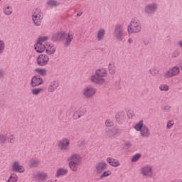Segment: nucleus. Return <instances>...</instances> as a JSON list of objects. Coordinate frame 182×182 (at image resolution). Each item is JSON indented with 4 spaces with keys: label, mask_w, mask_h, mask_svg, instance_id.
Listing matches in <instances>:
<instances>
[{
    "label": "nucleus",
    "mask_w": 182,
    "mask_h": 182,
    "mask_svg": "<svg viewBox=\"0 0 182 182\" xmlns=\"http://www.w3.org/2000/svg\"><path fill=\"white\" fill-rule=\"evenodd\" d=\"M35 72H36L39 75H41V76L46 75V69L45 68H36L35 70Z\"/></svg>",
    "instance_id": "bb28decb"
},
{
    "label": "nucleus",
    "mask_w": 182,
    "mask_h": 182,
    "mask_svg": "<svg viewBox=\"0 0 182 182\" xmlns=\"http://www.w3.org/2000/svg\"><path fill=\"white\" fill-rule=\"evenodd\" d=\"M4 76V71L0 70V77H2Z\"/></svg>",
    "instance_id": "49530a36"
},
{
    "label": "nucleus",
    "mask_w": 182,
    "mask_h": 182,
    "mask_svg": "<svg viewBox=\"0 0 182 182\" xmlns=\"http://www.w3.org/2000/svg\"><path fill=\"white\" fill-rule=\"evenodd\" d=\"M37 63L39 66H46L49 63V55L41 54L37 58Z\"/></svg>",
    "instance_id": "9b49d317"
},
{
    "label": "nucleus",
    "mask_w": 182,
    "mask_h": 182,
    "mask_svg": "<svg viewBox=\"0 0 182 182\" xmlns=\"http://www.w3.org/2000/svg\"><path fill=\"white\" fill-rule=\"evenodd\" d=\"M4 49H5V43L2 40H0V53L4 52Z\"/></svg>",
    "instance_id": "72a5a7b5"
},
{
    "label": "nucleus",
    "mask_w": 182,
    "mask_h": 182,
    "mask_svg": "<svg viewBox=\"0 0 182 182\" xmlns=\"http://www.w3.org/2000/svg\"><path fill=\"white\" fill-rule=\"evenodd\" d=\"M114 38H115L117 41H123V30H122L121 26H117L115 27V31L114 32Z\"/></svg>",
    "instance_id": "f8f14e48"
},
{
    "label": "nucleus",
    "mask_w": 182,
    "mask_h": 182,
    "mask_svg": "<svg viewBox=\"0 0 182 182\" xmlns=\"http://www.w3.org/2000/svg\"><path fill=\"white\" fill-rule=\"evenodd\" d=\"M112 174L111 170H107L102 172L100 174V178H106V177H109V176Z\"/></svg>",
    "instance_id": "b1692460"
},
{
    "label": "nucleus",
    "mask_w": 182,
    "mask_h": 182,
    "mask_svg": "<svg viewBox=\"0 0 182 182\" xmlns=\"http://www.w3.org/2000/svg\"><path fill=\"white\" fill-rule=\"evenodd\" d=\"M141 174L144 177H149L151 178L154 177V172L153 171V166L150 165L145 166L141 168Z\"/></svg>",
    "instance_id": "1a4fd4ad"
},
{
    "label": "nucleus",
    "mask_w": 182,
    "mask_h": 182,
    "mask_svg": "<svg viewBox=\"0 0 182 182\" xmlns=\"http://www.w3.org/2000/svg\"><path fill=\"white\" fill-rule=\"evenodd\" d=\"M82 16V12H79L77 14V16Z\"/></svg>",
    "instance_id": "09e8293b"
},
{
    "label": "nucleus",
    "mask_w": 182,
    "mask_h": 182,
    "mask_svg": "<svg viewBox=\"0 0 182 182\" xmlns=\"http://www.w3.org/2000/svg\"><path fill=\"white\" fill-rule=\"evenodd\" d=\"M43 83V80L39 76H34L31 79V85L32 87H35L36 86H39Z\"/></svg>",
    "instance_id": "dca6fc26"
},
{
    "label": "nucleus",
    "mask_w": 182,
    "mask_h": 182,
    "mask_svg": "<svg viewBox=\"0 0 182 182\" xmlns=\"http://www.w3.org/2000/svg\"><path fill=\"white\" fill-rule=\"evenodd\" d=\"M140 157H141V155H140V154H136L132 157V161L133 162L137 161V160H139Z\"/></svg>",
    "instance_id": "f704fd0d"
},
{
    "label": "nucleus",
    "mask_w": 182,
    "mask_h": 182,
    "mask_svg": "<svg viewBox=\"0 0 182 182\" xmlns=\"http://www.w3.org/2000/svg\"><path fill=\"white\" fill-rule=\"evenodd\" d=\"M105 126L107 127H112V126H113V122H112V121H110V120H107L106 122H105Z\"/></svg>",
    "instance_id": "ea45409f"
},
{
    "label": "nucleus",
    "mask_w": 182,
    "mask_h": 182,
    "mask_svg": "<svg viewBox=\"0 0 182 182\" xmlns=\"http://www.w3.org/2000/svg\"><path fill=\"white\" fill-rule=\"evenodd\" d=\"M48 5L49 6H58V5H59V3L56 2L55 1L53 0H49L47 2Z\"/></svg>",
    "instance_id": "473e14b6"
},
{
    "label": "nucleus",
    "mask_w": 182,
    "mask_h": 182,
    "mask_svg": "<svg viewBox=\"0 0 182 182\" xmlns=\"http://www.w3.org/2000/svg\"><path fill=\"white\" fill-rule=\"evenodd\" d=\"M57 147L62 151H66L70 149V139L68 138H63L58 141L57 143Z\"/></svg>",
    "instance_id": "423d86ee"
},
{
    "label": "nucleus",
    "mask_w": 182,
    "mask_h": 182,
    "mask_svg": "<svg viewBox=\"0 0 182 182\" xmlns=\"http://www.w3.org/2000/svg\"><path fill=\"white\" fill-rule=\"evenodd\" d=\"M169 182H182V179L181 178H176V179L170 181Z\"/></svg>",
    "instance_id": "37998d69"
},
{
    "label": "nucleus",
    "mask_w": 182,
    "mask_h": 182,
    "mask_svg": "<svg viewBox=\"0 0 182 182\" xmlns=\"http://www.w3.org/2000/svg\"><path fill=\"white\" fill-rule=\"evenodd\" d=\"M38 164V161H34L33 162L31 163V167H33L34 166H36Z\"/></svg>",
    "instance_id": "c03bdc74"
},
{
    "label": "nucleus",
    "mask_w": 182,
    "mask_h": 182,
    "mask_svg": "<svg viewBox=\"0 0 182 182\" xmlns=\"http://www.w3.org/2000/svg\"><path fill=\"white\" fill-rule=\"evenodd\" d=\"M68 166L72 171H77L80 163H82V156L79 154H74L68 158Z\"/></svg>",
    "instance_id": "f03ea898"
},
{
    "label": "nucleus",
    "mask_w": 182,
    "mask_h": 182,
    "mask_svg": "<svg viewBox=\"0 0 182 182\" xmlns=\"http://www.w3.org/2000/svg\"><path fill=\"white\" fill-rule=\"evenodd\" d=\"M156 6L155 4L147 6L145 8V12H146V14H153V12L156 11Z\"/></svg>",
    "instance_id": "4be33fe9"
},
{
    "label": "nucleus",
    "mask_w": 182,
    "mask_h": 182,
    "mask_svg": "<svg viewBox=\"0 0 182 182\" xmlns=\"http://www.w3.org/2000/svg\"><path fill=\"white\" fill-rule=\"evenodd\" d=\"M164 109L166 110V112H168L170 110V107H165Z\"/></svg>",
    "instance_id": "a18cd8bd"
},
{
    "label": "nucleus",
    "mask_w": 182,
    "mask_h": 182,
    "mask_svg": "<svg viewBox=\"0 0 182 182\" xmlns=\"http://www.w3.org/2000/svg\"><path fill=\"white\" fill-rule=\"evenodd\" d=\"M107 162L108 164L111 165L112 167H119L120 166V162L117 159L108 157L107 159Z\"/></svg>",
    "instance_id": "a211bd4d"
},
{
    "label": "nucleus",
    "mask_w": 182,
    "mask_h": 182,
    "mask_svg": "<svg viewBox=\"0 0 182 182\" xmlns=\"http://www.w3.org/2000/svg\"><path fill=\"white\" fill-rule=\"evenodd\" d=\"M11 170L16 171V173H23L25 171V168L23 166L19 164V162L15 161L11 165Z\"/></svg>",
    "instance_id": "4468645a"
},
{
    "label": "nucleus",
    "mask_w": 182,
    "mask_h": 182,
    "mask_svg": "<svg viewBox=\"0 0 182 182\" xmlns=\"http://www.w3.org/2000/svg\"><path fill=\"white\" fill-rule=\"evenodd\" d=\"M8 182H18V176L15 173H12L9 177Z\"/></svg>",
    "instance_id": "cd10ccee"
},
{
    "label": "nucleus",
    "mask_w": 182,
    "mask_h": 182,
    "mask_svg": "<svg viewBox=\"0 0 182 182\" xmlns=\"http://www.w3.org/2000/svg\"><path fill=\"white\" fill-rule=\"evenodd\" d=\"M95 75H97V76H100L101 77H106V76H107V70H106L105 68H100V69H97L95 70Z\"/></svg>",
    "instance_id": "6ab92c4d"
},
{
    "label": "nucleus",
    "mask_w": 182,
    "mask_h": 182,
    "mask_svg": "<svg viewBox=\"0 0 182 182\" xmlns=\"http://www.w3.org/2000/svg\"><path fill=\"white\" fill-rule=\"evenodd\" d=\"M174 125V121H168L167 122V129H171L173 126Z\"/></svg>",
    "instance_id": "58836bf2"
},
{
    "label": "nucleus",
    "mask_w": 182,
    "mask_h": 182,
    "mask_svg": "<svg viewBox=\"0 0 182 182\" xmlns=\"http://www.w3.org/2000/svg\"><path fill=\"white\" fill-rule=\"evenodd\" d=\"M7 141L9 143H14L15 141V136H14V135L10 136Z\"/></svg>",
    "instance_id": "a19ab883"
},
{
    "label": "nucleus",
    "mask_w": 182,
    "mask_h": 182,
    "mask_svg": "<svg viewBox=\"0 0 182 182\" xmlns=\"http://www.w3.org/2000/svg\"><path fill=\"white\" fill-rule=\"evenodd\" d=\"M173 77V73H171V69L168 70L166 72H165V73H164V77H165L166 79H168Z\"/></svg>",
    "instance_id": "c85d7f7f"
},
{
    "label": "nucleus",
    "mask_w": 182,
    "mask_h": 182,
    "mask_svg": "<svg viewBox=\"0 0 182 182\" xmlns=\"http://www.w3.org/2000/svg\"><path fill=\"white\" fill-rule=\"evenodd\" d=\"M41 92H43V88H36L33 89L32 90V93L34 95V96H38V95H39V93Z\"/></svg>",
    "instance_id": "7c9ffc66"
},
{
    "label": "nucleus",
    "mask_w": 182,
    "mask_h": 182,
    "mask_svg": "<svg viewBox=\"0 0 182 182\" xmlns=\"http://www.w3.org/2000/svg\"><path fill=\"white\" fill-rule=\"evenodd\" d=\"M49 38H48V36L40 37L38 39L37 43L34 45L36 52L38 53H43V51L46 50V43H45V42H46V41Z\"/></svg>",
    "instance_id": "7ed1b4c3"
},
{
    "label": "nucleus",
    "mask_w": 182,
    "mask_h": 182,
    "mask_svg": "<svg viewBox=\"0 0 182 182\" xmlns=\"http://www.w3.org/2000/svg\"><path fill=\"white\" fill-rule=\"evenodd\" d=\"M77 112H78V114H80V117L85 116V113H86V111L82 108L78 109Z\"/></svg>",
    "instance_id": "e433bc0d"
},
{
    "label": "nucleus",
    "mask_w": 182,
    "mask_h": 182,
    "mask_svg": "<svg viewBox=\"0 0 182 182\" xmlns=\"http://www.w3.org/2000/svg\"><path fill=\"white\" fill-rule=\"evenodd\" d=\"M169 89L170 87L167 84H161L159 85V90H161V92H168Z\"/></svg>",
    "instance_id": "393cba45"
},
{
    "label": "nucleus",
    "mask_w": 182,
    "mask_h": 182,
    "mask_svg": "<svg viewBox=\"0 0 182 182\" xmlns=\"http://www.w3.org/2000/svg\"><path fill=\"white\" fill-rule=\"evenodd\" d=\"M134 129L137 132H140L141 130V134L143 137H149V136H150L149 128L146 126H143V121L141 120L135 125Z\"/></svg>",
    "instance_id": "39448f33"
},
{
    "label": "nucleus",
    "mask_w": 182,
    "mask_h": 182,
    "mask_svg": "<svg viewBox=\"0 0 182 182\" xmlns=\"http://www.w3.org/2000/svg\"><path fill=\"white\" fill-rule=\"evenodd\" d=\"M105 35H106V30L103 28L100 29L97 33V41H103L105 39Z\"/></svg>",
    "instance_id": "aec40b11"
},
{
    "label": "nucleus",
    "mask_w": 182,
    "mask_h": 182,
    "mask_svg": "<svg viewBox=\"0 0 182 182\" xmlns=\"http://www.w3.org/2000/svg\"><path fill=\"white\" fill-rule=\"evenodd\" d=\"M128 33H137L141 31V26H140V21L138 20H132L130 25L127 28Z\"/></svg>",
    "instance_id": "20e7f679"
},
{
    "label": "nucleus",
    "mask_w": 182,
    "mask_h": 182,
    "mask_svg": "<svg viewBox=\"0 0 182 182\" xmlns=\"http://www.w3.org/2000/svg\"><path fill=\"white\" fill-rule=\"evenodd\" d=\"M170 69L173 76H177L180 73V68L178 67H173Z\"/></svg>",
    "instance_id": "a878e982"
},
{
    "label": "nucleus",
    "mask_w": 182,
    "mask_h": 182,
    "mask_svg": "<svg viewBox=\"0 0 182 182\" xmlns=\"http://www.w3.org/2000/svg\"><path fill=\"white\" fill-rule=\"evenodd\" d=\"M0 143H6V135H0Z\"/></svg>",
    "instance_id": "c9c22d12"
},
{
    "label": "nucleus",
    "mask_w": 182,
    "mask_h": 182,
    "mask_svg": "<svg viewBox=\"0 0 182 182\" xmlns=\"http://www.w3.org/2000/svg\"><path fill=\"white\" fill-rule=\"evenodd\" d=\"M45 50L47 55H53L56 52V47L50 43H46Z\"/></svg>",
    "instance_id": "2eb2a0df"
},
{
    "label": "nucleus",
    "mask_w": 182,
    "mask_h": 182,
    "mask_svg": "<svg viewBox=\"0 0 182 182\" xmlns=\"http://www.w3.org/2000/svg\"><path fill=\"white\" fill-rule=\"evenodd\" d=\"M63 40H65V46H69L72 41H73V31H68V33H66V31H63L57 33L53 36V41H54L55 42Z\"/></svg>",
    "instance_id": "f257e3e1"
},
{
    "label": "nucleus",
    "mask_w": 182,
    "mask_h": 182,
    "mask_svg": "<svg viewBox=\"0 0 182 182\" xmlns=\"http://www.w3.org/2000/svg\"><path fill=\"white\" fill-rule=\"evenodd\" d=\"M128 42H129V43H133V39L129 38V39L128 40Z\"/></svg>",
    "instance_id": "de8ad7c7"
},
{
    "label": "nucleus",
    "mask_w": 182,
    "mask_h": 182,
    "mask_svg": "<svg viewBox=\"0 0 182 182\" xmlns=\"http://www.w3.org/2000/svg\"><path fill=\"white\" fill-rule=\"evenodd\" d=\"M58 87H59V82H58V80H54L50 83L48 86V92H55Z\"/></svg>",
    "instance_id": "f3484780"
},
{
    "label": "nucleus",
    "mask_w": 182,
    "mask_h": 182,
    "mask_svg": "<svg viewBox=\"0 0 182 182\" xmlns=\"http://www.w3.org/2000/svg\"><path fill=\"white\" fill-rule=\"evenodd\" d=\"M106 168H107V164L105 161H101L95 165V171L96 174L101 175Z\"/></svg>",
    "instance_id": "9d476101"
},
{
    "label": "nucleus",
    "mask_w": 182,
    "mask_h": 182,
    "mask_svg": "<svg viewBox=\"0 0 182 182\" xmlns=\"http://www.w3.org/2000/svg\"><path fill=\"white\" fill-rule=\"evenodd\" d=\"M150 72L151 75H157L159 73V70L157 68H152Z\"/></svg>",
    "instance_id": "79ce46f5"
},
{
    "label": "nucleus",
    "mask_w": 182,
    "mask_h": 182,
    "mask_svg": "<svg viewBox=\"0 0 182 182\" xmlns=\"http://www.w3.org/2000/svg\"><path fill=\"white\" fill-rule=\"evenodd\" d=\"M82 96L86 99H90L96 95V88L92 86L88 85L82 90Z\"/></svg>",
    "instance_id": "6e6552de"
},
{
    "label": "nucleus",
    "mask_w": 182,
    "mask_h": 182,
    "mask_svg": "<svg viewBox=\"0 0 182 182\" xmlns=\"http://www.w3.org/2000/svg\"><path fill=\"white\" fill-rule=\"evenodd\" d=\"M4 12L6 15H11L12 14V9L9 6H6L4 9Z\"/></svg>",
    "instance_id": "c756f323"
},
{
    "label": "nucleus",
    "mask_w": 182,
    "mask_h": 182,
    "mask_svg": "<svg viewBox=\"0 0 182 182\" xmlns=\"http://www.w3.org/2000/svg\"><path fill=\"white\" fill-rule=\"evenodd\" d=\"M33 22L36 26H40L42 23V19H43V14L40 9H36L32 16Z\"/></svg>",
    "instance_id": "0eeeda50"
},
{
    "label": "nucleus",
    "mask_w": 182,
    "mask_h": 182,
    "mask_svg": "<svg viewBox=\"0 0 182 182\" xmlns=\"http://www.w3.org/2000/svg\"><path fill=\"white\" fill-rule=\"evenodd\" d=\"M108 70L110 75H114L116 73V65L114 63L112 62L109 63Z\"/></svg>",
    "instance_id": "412c9836"
},
{
    "label": "nucleus",
    "mask_w": 182,
    "mask_h": 182,
    "mask_svg": "<svg viewBox=\"0 0 182 182\" xmlns=\"http://www.w3.org/2000/svg\"><path fill=\"white\" fill-rule=\"evenodd\" d=\"M90 80L91 82H92L93 83H96L97 85H103V83L106 82V80L105 78L96 74L91 75Z\"/></svg>",
    "instance_id": "ddd939ff"
},
{
    "label": "nucleus",
    "mask_w": 182,
    "mask_h": 182,
    "mask_svg": "<svg viewBox=\"0 0 182 182\" xmlns=\"http://www.w3.org/2000/svg\"><path fill=\"white\" fill-rule=\"evenodd\" d=\"M73 117L76 120L80 117V114H79V112L77 111H75L73 115Z\"/></svg>",
    "instance_id": "4c0bfd02"
},
{
    "label": "nucleus",
    "mask_w": 182,
    "mask_h": 182,
    "mask_svg": "<svg viewBox=\"0 0 182 182\" xmlns=\"http://www.w3.org/2000/svg\"><path fill=\"white\" fill-rule=\"evenodd\" d=\"M65 174H68V169L60 168L57 170L55 176L57 177H60V176H65Z\"/></svg>",
    "instance_id": "5701e85b"
},
{
    "label": "nucleus",
    "mask_w": 182,
    "mask_h": 182,
    "mask_svg": "<svg viewBox=\"0 0 182 182\" xmlns=\"http://www.w3.org/2000/svg\"><path fill=\"white\" fill-rule=\"evenodd\" d=\"M38 177L40 180H46L48 178V173L41 172L38 173Z\"/></svg>",
    "instance_id": "2f4dec72"
},
{
    "label": "nucleus",
    "mask_w": 182,
    "mask_h": 182,
    "mask_svg": "<svg viewBox=\"0 0 182 182\" xmlns=\"http://www.w3.org/2000/svg\"><path fill=\"white\" fill-rule=\"evenodd\" d=\"M117 116H118V115L116 116V118H117Z\"/></svg>",
    "instance_id": "8fccbe9b"
}]
</instances>
